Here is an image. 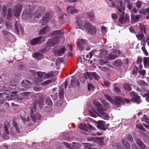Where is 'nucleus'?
Returning a JSON list of instances; mask_svg holds the SVG:
<instances>
[{
	"label": "nucleus",
	"instance_id": "obj_1",
	"mask_svg": "<svg viewBox=\"0 0 149 149\" xmlns=\"http://www.w3.org/2000/svg\"><path fill=\"white\" fill-rule=\"evenodd\" d=\"M76 21L79 26V29L82 30H85L88 34L94 35L96 33L97 30L95 27L88 21L77 17Z\"/></svg>",
	"mask_w": 149,
	"mask_h": 149
},
{
	"label": "nucleus",
	"instance_id": "obj_2",
	"mask_svg": "<svg viewBox=\"0 0 149 149\" xmlns=\"http://www.w3.org/2000/svg\"><path fill=\"white\" fill-rule=\"evenodd\" d=\"M61 30L53 31L52 35L56 37L48 40L46 43L44 48L42 50V51L45 53L49 51L52 47L57 45L59 42V37L61 35Z\"/></svg>",
	"mask_w": 149,
	"mask_h": 149
},
{
	"label": "nucleus",
	"instance_id": "obj_3",
	"mask_svg": "<svg viewBox=\"0 0 149 149\" xmlns=\"http://www.w3.org/2000/svg\"><path fill=\"white\" fill-rule=\"evenodd\" d=\"M45 12V10L44 7L40 6L36 10L34 14H33L32 10L29 8V10L28 9L26 11L24 12V13L26 14V16L29 18H31L34 17V18L39 19L40 18L41 16Z\"/></svg>",
	"mask_w": 149,
	"mask_h": 149
},
{
	"label": "nucleus",
	"instance_id": "obj_4",
	"mask_svg": "<svg viewBox=\"0 0 149 149\" xmlns=\"http://www.w3.org/2000/svg\"><path fill=\"white\" fill-rule=\"evenodd\" d=\"M94 104L97 109V111L100 113L101 117L104 119H107L108 118V117L106 113H104V109L103 108L102 106L98 102H95Z\"/></svg>",
	"mask_w": 149,
	"mask_h": 149
},
{
	"label": "nucleus",
	"instance_id": "obj_5",
	"mask_svg": "<svg viewBox=\"0 0 149 149\" xmlns=\"http://www.w3.org/2000/svg\"><path fill=\"white\" fill-rule=\"evenodd\" d=\"M79 129L84 130L83 133L85 134H89L91 130L94 129V127L88 124L87 126L86 124H80L79 126Z\"/></svg>",
	"mask_w": 149,
	"mask_h": 149
},
{
	"label": "nucleus",
	"instance_id": "obj_6",
	"mask_svg": "<svg viewBox=\"0 0 149 149\" xmlns=\"http://www.w3.org/2000/svg\"><path fill=\"white\" fill-rule=\"evenodd\" d=\"M115 100L114 103L117 107H120L121 106L124 104L125 102L127 103H129L130 100L126 99H123L120 97L116 96L115 97Z\"/></svg>",
	"mask_w": 149,
	"mask_h": 149
},
{
	"label": "nucleus",
	"instance_id": "obj_7",
	"mask_svg": "<svg viewBox=\"0 0 149 149\" xmlns=\"http://www.w3.org/2000/svg\"><path fill=\"white\" fill-rule=\"evenodd\" d=\"M44 98L41 96L39 97L38 99H36L34 102V105L33 107L31 108H34L36 109L38 107L40 109L43 108L44 105Z\"/></svg>",
	"mask_w": 149,
	"mask_h": 149
},
{
	"label": "nucleus",
	"instance_id": "obj_8",
	"mask_svg": "<svg viewBox=\"0 0 149 149\" xmlns=\"http://www.w3.org/2000/svg\"><path fill=\"white\" fill-rule=\"evenodd\" d=\"M30 115L32 120L35 122H36L41 119V116L39 113H36L35 108H31L30 109Z\"/></svg>",
	"mask_w": 149,
	"mask_h": 149
},
{
	"label": "nucleus",
	"instance_id": "obj_9",
	"mask_svg": "<svg viewBox=\"0 0 149 149\" xmlns=\"http://www.w3.org/2000/svg\"><path fill=\"white\" fill-rule=\"evenodd\" d=\"M15 91L11 92V95L8 97V99L9 100H13L16 97V95L17 92L24 91L25 89L24 88H20L19 87H16L15 88Z\"/></svg>",
	"mask_w": 149,
	"mask_h": 149
},
{
	"label": "nucleus",
	"instance_id": "obj_10",
	"mask_svg": "<svg viewBox=\"0 0 149 149\" xmlns=\"http://www.w3.org/2000/svg\"><path fill=\"white\" fill-rule=\"evenodd\" d=\"M119 22L122 24L128 23L130 21V16L129 15L126 14L125 17V13L123 14L119 13Z\"/></svg>",
	"mask_w": 149,
	"mask_h": 149
},
{
	"label": "nucleus",
	"instance_id": "obj_11",
	"mask_svg": "<svg viewBox=\"0 0 149 149\" xmlns=\"http://www.w3.org/2000/svg\"><path fill=\"white\" fill-rule=\"evenodd\" d=\"M45 38L44 37L39 36V37L34 38L30 41L31 44L34 45L38 44H40L45 41Z\"/></svg>",
	"mask_w": 149,
	"mask_h": 149
},
{
	"label": "nucleus",
	"instance_id": "obj_12",
	"mask_svg": "<svg viewBox=\"0 0 149 149\" xmlns=\"http://www.w3.org/2000/svg\"><path fill=\"white\" fill-rule=\"evenodd\" d=\"M130 95L132 97L133 100L137 104L140 103L141 102V99L140 97L138 96V94L134 91H132L130 93Z\"/></svg>",
	"mask_w": 149,
	"mask_h": 149
},
{
	"label": "nucleus",
	"instance_id": "obj_13",
	"mask_svg": "<svg viewBox=\"0 0 149 149\" xmlns=\"http://www.w3.org/2000/svg\"><path fill=\"white\" fill-rule=\"evenodd\" d=\"M86 42V40L83 39H79L77 41V47L80 51L84 49Z\"/></svg>",
	"mask_w": 149,
	"mask_h": 149
},
{
	"label": "nucleus",
	"instance_id": "obj_14",
	"mask_svg": "<svg viewBox=\"0 0 149 149\" xmlns=\"http://www.w3.org/2000/svg\"><path fill=\"white\" fill-rule=\"evenodd\" d=\"M97 125V127L103 130H105L108 129L107 126L106 125L105 122L102 120H99L96 123Z\"/></svg>",
	"mask_w": 149,
	"mask_h": 149
},
{
	"label": "nucleus",
	"instance_id": "obj_15",
	"mask_svg": "<svg viewBox=\"0 0 149 149\" xmlns=\"http://www.w3.org/2000/svg\"><path fill=\"white\" fill-rule=\"evenodd\" d=\"M21 6L17 4L14 6L13 8L14 15L18 16L20 15L21 12Z\"/></svg>",
	"mask_w": 149,
	"mask_h": 149
},
{
	"label": "nucleus",
	"instance_id": "obj_16",
	"mask_svg": "<svg viewBox=\"0 0 149 149\" xmlns=\"http://www.w3.org/2000/svg\"><path fill=\"white\" fill-rule=\"evenodd\" d=\"M22 86L26 88H30L31 86V82L27 80H23L22 82Z\"/></svg>",
	"mask_w": 149,
	"mask_h": 149
},
{
	"label": "nucleus",
	"instance_id": "obj_17",
	"mask_svg": "<svg viewBox=\"0 0 149 149\" xmlns=\"http://www.w3.org/2000/svg\"><path fill=\"white\" fill-rule=\"evenodd\" d=\"M131 20L132 24H134L137 22L140 17H142V15L140 14L134 15L131 14Z\"/></svg>",
	"mask_w": 149,
	"mask_h": 149
},
{
	"label": "nucleus",
	"instance_id": "obj_18",
	"mask_svg": "<svg viewBox=\"0 0 149 149\" xmlns=\"http://www.w3.org/2000/svg\"><path fill=\"white\" fill-rule=\"evenodd\" d=\"M14 27L16 31V34L17 35L19 34V29L21 32H22L23 30V28L20 26L19 22L18 21H16Z\"/></svg>",
	"mask_w": 149,
	"mask_h": 149
},
{
	"label": "nucleus",
	"instance_id": "obj_19",
	"mask_svg": "<svg viewBox=\"0 0 149 149\" xmlns=\"http://www.w3.org/2000/svg\"><path fill=\"white\" fill-rule=\"evenodd\" d=\"M66 51V49H65V46H63L56 51L55 54L59 56H61L65 54Z\"/></svg>",
	"mask_w": 149,
	"mask_h": 149
},
{
	"label": "nucleus",
	"instance_id": "obj_20",
	"mask_svg": "<svg viewBox=\"0 0 149 149\" xmlns=\"http://www.w3.org/2000/svg\"><path fill=\"white\" fill-rule=\"evenodd\" d=\"M67 11L68 13L73 14L75 13H78L79 11L77 9H75L74 7L71 6H69L67 8Z\"/></svg>",
	"mask_w": 149,
	"mask_h": 149
},
{
	"label": "nucleus",
	"instance_id": "obj_21",
	"mask_svg": "<svg viewBox=\"0 0 149 149\" xmlns=\"http://www.w3.org/2000/svg\"><path fill=\"white\" fill-rule=\"evenodd\" d=\"M124 4L127 6V8L130 12L133 8L132 3L130 1V0H124Z\"/></svg>",
	"mask_w": 149,
	"mask_h": 149
},
{
	"label": "nucleus",
	"instance_id": "obj_22",
	"mask_svg": "<svg viewBox=\"0 0 149 149\" xmlns=\"http://www.w3.org/2000/svg\"><path fill=\"white\" fill-rule=\"evenodd\" d=\"M4 131L3 132V133L2 136L5 139H7L8 138L7 135L9 134V132L7 126L6 125H4Z\"/></svg>",
	"mask_w": 149,
	"mask_h": 149
},
{
	"label": "nucleus",
	"instance_id": "obj_23",
	"mask_svg": "<svg viewBox=\"0 0 149 149\" xmlns=\"http://www.w3.org/2000/svg\"><path fill=\"white\" fill-rule=\"evenodd\" d=\"M116 9L119 13L123 14L125 13L124 11L125 10V8L124 6L123 5V3L122 2H120L119 5L118 6L116 7Z\"/></svg>",
	"mask_w": 149,
	"mask_h": 149
},
{
	"label": "nucleus",
	"instance_id": "obj_24",
	"mask_svg": "<svg viewBox=\"0 0 149 149\" xmlns=\"http://www.w3.org/2000/svg\"><path fill=\"white\" fill-rule=\"evenodd\" d=\"M37 74L38 76L42 78L45 75L44 78L45 77L48 78L53 75V74L51 73H49L45 75V72H38Z\"/></svg>",
	"mask_w": 149,
	"mask_h": 149
},
{
	"label": "nucleus",
	"instance_id": "obj_25",
	"mask_svg": "<svg viewBox=\"0 0 149 149\" xmlns=\"http://www.w3.org/2000/svg\"><path fill=\"white\" fill-rule=\"evenodd\" d=\"M33 57L37 60H41L43 57V55L38 52H35L32 54Z\"/></svg>",
	"mask_w": 149,
	"mask_h": 149
},
{
	"label": "nucleus",
	"instance_id": "obj_26",
	"mask_svg": "<svg viewBox=\"0 0 149 149\" xmlns=\"http://www.w3.org/2000/svg\"><path fill=\"white\" fill-rule=\"evenodd\" d=\"M21 80L20 78L16 77L14 79L11 80L10 81V85L12 86H15L17 83L16 82H19Z\"/></svg>",
	"mask_w": 149,
	"mask_h": 149
},
{
	"label": "nucleus",
	"instance_id": "obj_27",
	"mask_svg": "<svg viewBox=\"0 0 149 149\" xmlns=\"http://www.w3.org/2000/svg\"><path fill=\"white\" fill-rule=\"evenodd\" d=\"M15 120H16L15 119H14L13 120V126L15 128L16 132L18 133H19L20 132V128Z\"/></svg>",
	"mask_w": 149,
	"mask_h": 149
},
{
	"label": "nucleus",
	"instance_id": "obj_28",
	"mask_svg": "<svg viewBox=\"0 0 149 149\" xmlns=\"http://www.w3.org/2000/svg\"><path fill=\"white\" fill-rule=\"evenodd\" d=\"M117 57V55L115 54L111 53L108 56L105 57V59L107 61H109L115 59Z\"/></svg>",
	"mask_w": 149,
	"mask_h": 149
},
{
	"label": "nucleus",
	"instance_id": "obj_29",
	"mask_svg": "<svg viewBox=\"0 0 149 149\" xmlns=\"http://www.w3.org/2000/svg\"><path fill=\"white\" fill-rule=\"evenodd\" d=\"M137 144L138 145L139 147L142 149H144L145 147V146L144 144L139 139L136 138L134 139Z\"/></svg>",
	"mask_w": 149,
	"mask_h": 149
},
{
	"label": "nucleus",
	"instance_id": "obj_30",
	"mask_svg": "<svg viewBox=\"0 0 149 149\" xmlns=\"http://www.w3.org/2000/svg\"><path fill=\"white\" fill-rule=\"evenodd\" d=\"M50 28L49 26L44 27L41 29L39 32L40 34H43L46 33L49 31Z\"/></svg>",
	"mask_w": 149,
	"mask_h": 149
},
{
	"label": "nucleus",
	"instance_id": "obj_31",
	"mask_svg": "<svg viewBox=\"0 0 149 149\" xmlns=\"http://www.w3.org/2000/svg\"><path fill=\"white\" fill-rule=\"evenodd\" d=\"M13 12L11 8H8V10L7 14V19L8 20H10L12 17Z\"/></svg>",
	"mask_w": 149,
	"mask_h": 149
},
{
	"label": "nucleus",
	"instance_id": "obj_32",
	"mask_svg": "<svg viewBox=\"0 0 149 149\" xmlns=\"http://www.w3.org/2000/svg\"><path fill=\"white\" fill-rule=\"evenodd\" d=\"M79 82L78 80L76 81L75 78H72L71 81V85L73 87H75L77 86V85H79Z\"/></svg>",
	"mask_w": 149,
	"mask_h": 149
},
{
	"label": "nucleus",
	"instance_id": "obj_33",
	"mask_svg": "<svg viewBox=\"0 0 149 149\" xmlns=\"http://www.w3.org/2000/svg\"><path fill=\"white\" fill-rule=\"evenodd\" d=\"M143 59L145 67L147 68H149V57H144Z\"/></svg>",
	"mask_w": 149,
	"mask_h": 149
},
{
	"label": "nucleus",
	"instance_id": "obj_34",
	"mask_svg": "<svg viewBox=\"0 0 149 149\" xmlns=\"http://www.w3.org/2000/svg\"><path fill=\"white\" fill-rule=\"evenodd\" d=\"M112 146L117 149H124L123 146L120 143L116 142L112 144Z\"/></svg>",
	"mask_w": 149,
	"mask_h": 149
},
{
	"label": "nucleus",
	"instance_id": "obj_35",
	"mask_svg": "<svg viewBox=\"0 0 149 149\" xmlns=\"http://www.w3.org/2000/svg\"><path fill=\"white\" fill-rule=\"evenodd\" d=\"M50 19L49 13H47L46 14L45 16L43 17L42 19L44 22H47L50 20Z\"/></svg>",
	"mask_w": 149,
	"mask_h": 149
},
{
	"label": "nucleus",
	"instance_id": "obj_36",
	"mask_svg": "<svg viewBox=\"0 0 149 149\" xmlns=\"http://www.w3.org/2000/svg\"><path fill=\"white\" fill-rule=\"evenodd\" d=\"M124 88L125 90L129 91H131L132 89L131 84L129 83L125 84H124Z\"/></svg>",
	"mask_w": 149,
	"mask_h": 149
},
{
	"label": "nucleus",
	"instance_id": "obj_37",
	"mask_svg": "<svg viewBox=\"0 0 149 149\" xmlns=\"http://www.w3.org/2000/svg\"><path fill=\"white\" fill-rule=\"evenodd\" d=\"M122 142L127 148H130V146L129 143L127 141L126 139H122Z\"/></svg>",
	"mask_w": 149,
	"mask_h": 149
},
{
	"label": "nucleus",
	"instance_id": "obj_38",
	"mask_svg": "<svg viewBox=\"0 0 149 149\" xmlns=\"http://www.w3.org/2000/svg\"><path fill=\"white\" fill-rule=\"evenodd\" d=\"M114 65L117 67H120L122 65V61L120 59L116 60L113 63Z\"/></svg>",
	"mask_w": 149,
	"mask_h": 149
},
{
	"label": "nucleus",
	"instance_id": "obj_39",
	"mask_svg": "<svg viewBox=\"0 0 149 149\" xmlns=\"http://www.w3.org/2000/svg\"><path fill=\"white\" fill-rule=\"evenodd\" d=\"M87 78V77L86 76L84 73L80 75L79 79L81 83H84L85 82L86 79Z\"/></svg>",
	"mask_w": 149,
	"mask_h": 149
},
{
	"label": "nucleus",
	"instance_id": "obj_40",
	"mask_svg": "<svg viewBox=\"0 0 149 149\" xmlns=\"http://www.w3.org/2000/svg\"><path fill=\"white\" fill-rule=\"evenodd\" d=\"M45 103L49 106L53 105V102L50 98L48 97H46L45 99Z\"/></svg>",
	"mask_w": 149,
	"mask_h": 149
},
{
	"label": "nucleus",
	"instance_id": "obj_41",
	"mask_svg": "<svg viewBox=\"0 0 149 149\" xmlns=\"http://www.w3.org/2000/svg\"><path fill=\"white\" fill-rule=\"evenodd\" d=\"M81 145L80 144L78 143L73 142L72 148L73 149H79Z\"/></svg>",
	"mask_w": 149,
	"mask_h": 149
},
{
	"label": "nucleus",
	"instance_id": "obj_42",
	"mask_svg": "<svg viewBox=\"0 0 149 149\" xmlns=\"http://www.w3.org/2000/svg\"><path fill=\"white\" fill-rule=\"evenodd\" d=\"M89 112L91 116L94 118L96 117V114L97 113V112L96 111L93 109H91V110H89Z\"/></svg>",
	"mask_w": 149,
	"mask_h": 149
},
{
	"label": "nucleus",
	"instance_id": "obj_43",
	"mask_svg": "<svg viewBox=\"0 0 149 149\" xmlns=\"http://www.w3.org/2000/svg\"><path fill=\"white\" fill-rule=\"evenodd\" d=\"M143 3L142 1L139 0L137 1L135 3V6L138 9H139L141 8Z\"/></svg>",
	"mask_w": 149,
	"mask_h": 149
},
{
	"label": "nucleus",
	"instance_id": "obj_44",
	"mask_svg": "<svg viewBox=\"0 0 149 149\" xmlns=\"http://www.w3.org/2000/svg\"><path fill=\"white\" fill-rule=\"evenodd\" d=\"M98 68L101 70L102 71L104 72H106L107 71L109 70L110 68L108 67H103L102 66H98Z\"/></svg>",
	"mask_w": 149,
	"mask_h": 149
},
{
	"label": "nucleus",
	"instance_id": "obj_45",
	"mask_svg": "<svg viewBox=\"0 0 149 149\" xmlns=\"http://www.w3.org/2000/svg\"><path fill=\"white\" fill-rule=\"evenodd\" d=\"M64 90L63 89L60 90L58 92V95L60 99H63L64 98Z\"/></svg>",
	"mask_w": 149,
	"mask_h": 149
},
{
	"label": "nucleus",
	"instance_id": "obj_46",
	"mask_svg": "<svg viewBox=\"0 0 149 149\" xmlns=\"http://www.w3.org/2000/svg\"><path fill=\"white\" fill-rule=\"evenodd\" d=\"M84 74L87 77H88L91 80L92 79L93 77V72H87L84 73Z\"/></svg>",
	"mask_w": 149,
	"mask_h": 149
},
{
	"label": "nucleus",
	"instance_id": "obj_47",
	"mask_svg": "<svg viewBox=\"0 0 149 149\" xmlns=\"http://www.w3.org/2000/svg\"><path fill=\"white\" fill-rule=\"evenodd\" d=\"M89 18L91 20H93L95 18L94 14L91 12H89L87 13Z\"/></svg>",
	"mask_w": 149,
	"mask_h": 149
},
{
	"label": "nucleus",
	"instance_id": "obj_48",
	"mask_svg": "<svg viewBox=\"0 0 149 149\" xmlns=\"http://www.w3.org/2000/svg\"><path fill=\"white\" fill-rule=\"evenodd\" d=\"M3 90L5 92L4 93V94L6 95L9 94L10 92L8 90L7 86H4L2 88Z\"/></svg>",
	"mask_w": 149,
	"mask_h": 149
},
{
	"label": "nucleus",
	"instance_id": "obj_49",
	"mask_svg": "<svg viewBox=\"0 0 149 149\" xmlns=\"http://www.w3.org/2000/svg\"><path fill=\"white\" fill-rule=\"evenodd\" d=\"M6 26L8 30L11 29L13 28V24L10 22H6Z\"/></svg>",
	"mask_w": 149,
	"mask_h": 149
},
{
	"label": "nucleus",
	"instance_id": "obj_50",
	"mask_svg": "<svg viewBox=\"0 0 149 149\" xmlns=\"http://www.w3.org/2000/svg\"><path fill=\"white\" fill-rule=\"evenodd\" d=\"M139 11V9H138L137 8L134 7L132 9L131 11V14H134V13L137 14Z\"/></svg>",
	"mask_w": 149,
	"mask_h": 149
},
{
	"label": "nucleus",
	"instance_id": "obj_51",
	"mask_svg": "<svg viewBox=\"0 0 149 149\" xmlns=\"http://www.w3.org/2000/svg\"><path fill=\"white\" fill-rule=\"evenodd\" d=\"M7 8L6 6H3V9L2 10V14L3 17H5L6 15Z\"/></svg>",
	"mask_w": 149,
	"mask_h": 149
},
{
	"label": "nucleus",
	"instance_id": "obj_52",
	"mask_svg": "<svg viewBox=\"0 0 149 149\" xmlns=\"http://www.w3.org/2000/svg\"><path fill=\"white\" fill-rule=\"evenodd\" d=\"M136 36L138 40H141L143 38L144 35L143 33H140L136 35Z\"/></svg>",
	"mask_w": 149,
	"mask_h": 149
},
{
	"label": "nucleus",
	"instance_id": "obj_53",
	"mask_svg": "<svg viewBox=\"0 0 149 149\" xmlns=\"http://www.w3.org/2000/svg\"><path fill=\"white\" fill-rule=\"evenodd\" d=\"M56 79H52L44 81V82H43V83L45 85H46L50 84L52 82H54L55 81Z\"/></svg>",
	"mask_w": 149,
	"mask_h": 149
},
{
	"label": "nucleus",
	"instance_id": "obj_54",
	"mask_svg": "<svg viewBox=\"0 0 149 149\" xmlns=\"http://www.w3.org/2000/svg\"><path fill=\"white\" fill-rule=\"evenodd\" d=\"M93 77L95 79L98 80L100 78V76L96 72H93Z\"/></svg>",
	"mask_w": 149,
	"mask_h": 149
},
{
	"label": "nucleus",
	"instance_id": "obj_55",
	"mask_svg": "<svg viewBox=\"0 0 149 149\" xmlns=\"http://www.w3.org/2000/svg\"><path fill=\"white\" fill-rule=\"evenodd\" d=\"M98 144L100 146H102L104 145V143L103 141L104 139V138L103 137H99L98 138Z\"/></svg>",
	"mask_w": 149,
	"mask_h": 149
},
{
	"label": "nucleus",
	"instance_id": "obj_56",
	"mask_svg": "<svg viewBox=\"0 0 149 149\" xmlns=\"http://www.w3.org/2000/svg\"><path fill=\"white\" fill-rule=\"evenodd\" d=\"M51 97H52L53 100H57L58 98V95L57 93H56L54 94V95H51Z\"/></svg>",
	"mask_w": 149,
	"mask_h": 149
},
{
	"label": "nucleus",
	"instance_id": "obj_57",
	"mask_svg": "<svg viewBox=\"0 0 149 149\" xmlns=\"http://www.w3.org/2000/svg\"><path fill=\"white\" fill-rule=\"evenodd\" d=\"M126 138L130 142H132L133 141V138L132 135L130 134L127 135Z\"/></svg>",
	"mask_w": 149,
	"mask_h": 149
},
{
	"label": "nucleus",
	"instance_id": "obj_58",
	"mask_svg": "<svg viewBox=\"0 0 149 149\" xmlns=\"http://www.w3.org/2000/svg\"><path fill=\"white\" fill-rule=\"evenodd\" d=\"M138 83L141 86H146L147 85V84L143 80H140L138 81Z\"/></svg>",
	"mask_w": 149,
	"mask_h": 149
},
{
	"label": "nucleus",
	"instance_id": "obj_59",
	"mask_svg": "<svg viewBox=\"0 0 149 149\" xmlns=\"http://www.w3.org/2000/svg\"><path fill=\"white\" fill-rule=\"evenodd\" d=\"M31 93L30 92H22L21 93V95L27 97L29 95H31Z\"/></svg>",
	"mask_w": 149,
	"mask_h": 149
},
{
	"label": "nucleus",
	"instance_id": "obj_60",
	"mask_svg": "<svg viewBox=\"0 0 149 149\" xmlns=\"http://www.w3.org/2000/svg\"><path fill=\"white\" fill-rule=\"evenodd\" d=\"M138 68L137 67H135L133 69L132 72V74L134 75H136L137 74V72Z\"/></svg>",
	"mask_w": 149,
	"mask_h": 149
},
{
	"label": "nucleus",
	"instance_id": "obj_61",
	"mask_svg": "<svg viewBox=\"0 0 149 149\" xmlns=\"http://www.w3.org/2000/svg\"><path fill=\"white\" fill-rule=\"evenodd\" d=\"M143 97H146V100L147 102H149V91H148L147 93H146L143 95Z\"/></svg>",
	"mask_w": 149,
	"mask_h": 149
},
{
	"label": "nucleus",
	"instance_id": "obj_62",
	"mask_svg": "<svg viewBox=\"0 0 149 149\" xmlns=\"http://www.w3.org/2000/svg\"><path fill=\"white\" fill-rule=\"evenodd\" d=\"M104 97L106 98L110 102H112L113 101V100L111 97L107 94H105L104 95Z\"/></svg>",
	"mask_w": 149,
	"mask_h": 149
},
{
	"label": "nucleus",
	"instance_id": "obj_63",
	"mask_svg": "<svg viewBox=\"0 0 149 149\" xmlns=\"http://www.w3.org/2000/svg\"><path fill=\"white\" fill-rule=\"evenodd\" d=\"M64 16H66V15L65 13H62L60 14L58 17V18L61 21H62L64 18Z\"/></svg>",
	"mask_w": 149,
	"mask_h": 149
},
{
	"label": "nucleus",
	"instance_id": "obj_64",
	"mask_svg": "<svg viewBox=\"0 0 149 149\" xmlns=\"http://www.w3.org/2000/svg\"><path fill=\"white\" fill-rule=\"evenodd\" d=\"M142 13L145 15H146L147 14L149 15V8H148L144 9Z\"/></svg>",
	"mask_w": 149,
	"mask_h": 149
}]
</instances>
